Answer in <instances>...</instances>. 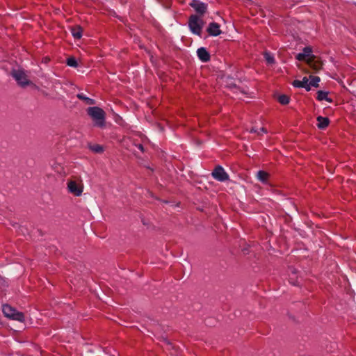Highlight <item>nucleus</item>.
I'll list each match as a JSON object with an SVG mask.
<instances>
[{
  "label": "nucleus",
  "mask_w": 356,
  "mask_h": 356,
  "mask_svg": "<svg viewBox=\"0 0 356 356\" xmlns=\"http://www.w3.org/2000/svg\"><path fill=\"white\" fill-rule=\"evenodd\" d=\"M88 114L95 122V125L103 127L105 121V112L99 107H90L87 110Z\"/></svg>",
  "instance_id": "obj_1"
},
{
  "label": "nucleus",
  "mask_w": 356,
  "mask_h": 356,
  "mask_svg": "<svg viewBox=\"0 0 356 356\" xmlns=\"http://www.w3.org/2000/svg\"><path fill=\"white\" fill-rule=\"evenodd\" d=\"M11 75L21 87H26L33 85L26 72L22 69L13 70Z\"/></svg>",
  "instance_id": "obj_2"
},
{
  "label": "nucleus",
  "mask_w": 356,
  "mask_h": 356,
  "mask_svg": "<svg viewBox=\"0 0 356 356\" xmlns=\"http://www.w3.org/2000/svg\"><path fill=\"white\" fill-rule=\"evenodd\" d=\"M68 191L74 196H81L83 191V184L81 179H70L67 181Z\"/></svg>",
  "instance_id": "obj_3"
},
{
  "label": "nucleus",
  "mask_w": 356,
  "mask_h": 356,
  "mask_svg": "<svg viewBox=\"0 0 356 356\" xmlns=\"http://www.w3.org/2000/svg\"><path fill=\"white\" fill-rule=\"evenodd\" d=\"M3 312L4 315L10 319L22 322L24 321V314L17 311L15 308L10 305H5L3 306Z\"/></svg>",
  "instance_id": "obj_4"
},
{
  "label": "nucleus",
  "mask_w": 356,
  "mask_h": 356,
  "mask_svg": "<svg viewBox=\"0 0 356 356\" xmlns=\"http://www.w3.org/2000/svg\"><path fill=\"white\" fill-rule=\"evenodd\" d=\"M312 49L311 47H306L303 49V52L298 54L296 56L298 60L306 61L307 63H311V60L315 58V56L312 54Z\"/></svg>",
  "instance_id": "obj_5"
},
{
  "label": "nucleus",
  "mask_w": 356,
  "mask_h": 356,
  "mask_svg": "<svg viewBox=\"0 0 356 356\" xmlns=\"http://www.w3.org/2000/svg\"><path fill=\"white\" fill-rule=\"evenodd\" d=\"M190 6L199 15H203L207 10V4L200 0H192Z\"/></svg>",
  "instance_id": "obj_6"
},
{
  "label": "nucleus",
  "mask_w": 356,
  "mask_h": 356,
  "mask_svg": "<svg viewBox=\"0 0 356 356\" xmlns=\"http://www.w3.org/2000/svg\"><path fill=\"white\" fill-rule=\"evenodd\" d=\"M212 176L220 181H225L229 179V175L221 166H218L213 170Z\"/></svg>",
  "instance_id": "obj_7"
},
{
  "label": "nucleus",
  "mask_w": 356,
  "mask_h": 356,
  "mask_svg": "<svg viewBox=\"0 0 356 356\" xmlns=\"http://www.w3.org/2000/svg\"><path fill=\"white\" fill-rule=\"evenodd\" d=\"M293 85L298 88H305L307 90H310L309 79L307 77H304L302 81L295 80L293 83Z\"/></svg>",
  "instance_id": "obj_8"
},
{
  "label": "nucleus",
  "mask_w": 356,
  "mask_h": 356,
  "mask_svg": "<svg viewBox=\"0 0 356 356\" xmlns=\"http://www.w3.org/2000/svg\"><path fill=\"white\" fill-rule=\"evenodd\" d=\"M210 35L216 36L221 33L220 26L218 24H210L207 29Z\"/></svg>",
  "instance_id": "obj_9"
},
{
  "label": "nucleus",
  "mask_w": 356,
  "mask_h": 356,
  "mask_svg": "<svg viewBox=\"0 0 356 356\" xmlns=\"http://www.w3.org/2000/svg\"><path fill=\"white\" fill-rule=\"evenodd\" d=\"M197 54L199 58L203 62H207L210 58L209 54L204 47L199 48L197 51Z\"/></svg>",
  "instance_id": "obj_10"
},
{
  "label": "nucleus",
  "mask_w": 356,
  "mask_h": 356,
  "mask_svg": "<svg viewBox=\"0 0 356 356\" xmlns=\"http://www.w3.org/2000/svg\"><path fill=\"white\" fill-rule=\"evenodd\" d=\"M318 121V127L319 129H325L326 128L329 124V119L327 118H323L322 116H318L317 118Z\"/></svg>",
  "instance_id": "obj_11"
},
{
  "label": "nucleus",
  "mask_w": 356,
  "mask_h": 356,
  "mask_svg": "<svg viewBox=\"0 0 356 356\" xmlns=\"http://www.w3.org/2000/svg\"><path fill=\"white\" fill-rule=\"evenodd\" d=\"M83 29L80 26H76L71 28L72 35L76 39H80L82 36Z\"/></svg>",
  "instance_id": "obj_12"
},
{
  "label": "nucleus",
  "mask_w": 356,
  "mask_h": 356,
  "mask_svg": "<svg viewBox=\"0 0 356 356\" xmlns=\"http://www.w3.org/2000/svg\"><path fill=\"white\" fill-rule=\"evenodd\" d=\"M257 177L262 183H267L269 174L265 171L259 170L257 174Z\"/></svg>",
  "instance_id": "obj_13"
},
{
  "label": "nucleus",
  "mask_w": 356,
  "mask_h": 356,
  "mask_svg": "<svg viewBox=\"0 0 356 356\" xmlns=\"http://www.w3.org/2000/svg\"><path fill=\"white\" fill-rule=\"evenodd\" d=\"M191 31L197 35H200L202 29V24H188Z\"/></svg>",
  "instance_id": "obj_14"
},
{
  "label": "nucleus",
  "mask_w": 356,
  "mask_h": 356,
  "mask_svg": "<svg viewBox=\"0 0 356 356\" xmlns=\"http://www.w3.org/2000/svg\"><path fill=\"white\" fill-rule=\"evenodd\" d=\"M310 67L316 71H318L321 67V63L320 61L315 60V58L311 60V63H307Z\"/></svg>",
  "instance_id": "obj_15"
},
{
  "label": "nucleus",
  "mask_w": 356,
  "mask_h": 356,
  "mask_svg": "<svg viewBox=\"0 0 356 356\" xmlns=\"http://www.w3.org/2000/svg\"><path fill=\"white\" fill-rule=\"evenodd\" d=\"M320 81V78L318 76H310L309 79V85L311 88L312 86L318 87V82Z\"/></svg>",
  "instance_id": "obj_16"
},
{
  "label": "nucleus",
  "mask_w": 356,
  "mask_h": 356,
  "mask_svg": "<svg viewBox=\"0 0 356 356\" xmlns=\"http://www.w3.org/2000/svg\"><path fill=\"white\" fill-rule=\"evenodd\" d=\"M77 97L79 99L83 100L86 104H88V105L95 104V101L92 99L86 97L83 94H78Z\"/></svg>",
  "instance_id": "obj_17"
},
{
  "label": "nucleus",
  "mask_w": 356,
  "mask_h": 356,
  "mask_svg": "<svg viewBox=\"0 0 356 356\" xmlns=\"http://www.w3.org/2000/svg\"><path fill=\"white\" fill-rule=\"evenodd\" d=\"M89 148L91 151H92L95 153H102L104 151L103 147L98 144L90 145L89 146Z\"/></svg>",
  "instance_id": "obj_18"
},
{
  "label": "nucleus",
  "mask_w": 356,
  "mask_h": 356,
  "mask_svg": "<svg viewBox=\"0 0 356 356\" xmlns=\"http://www.w3.org/2000/svg\"><path fill=\"white\" fill-rule=\"evenodd\" d=\"M264 58L268 64L272 65L275 63L274 57L268 52L264 53Z\"/></svg>",
  "instance_id": "obj_19"
},
{
  "label": "nucleus",
  "mask_w": 356,
  "mask_h": 356,
  "mask_svg": "<svg viewBox=\"0 0 356 356\" xmlns=\"http://www.w3.org/2000/svg\"><path fill=\"white\" fill-rule=\"evenodd\" d=\"M317 99L320 101H322V100H327L329 102L330 101L327 97V93L325 92H323V91L318 92Z\"/></svg>",
  "instance_id": "obj_20"
},
{
  "label": "nucleus",
  "mask_w": 356,
  "mask_h": 356,
  "mask_svg": "<svg viewBox=\"0 0 356 356\" xmlns=\"http://www.w3.org/2000/svg\"><path fill=\"white\" fill-rule=\"evenodd\" d=\"M279 102L282 104H287L289 102V97L284 95H280L279 97Z\"/></svg>",
  "instance_id": "obj_21"
},
{
  "label": "nucleus",
  "mask_w": 356,
  "mask_h": 356,
  "mask_svg": "<svg viewBox=\"0 0 356 356\" xmlns=\"http://www.w3.org/2000/svg\"><path fill=\"white\" fill-rule=\"evenodd\" d=\"M202 15H199L198 14L192 15L190 18L188 22H199L200 19V17Z\"/></svg>",
  "instance_id": "obj_22"
},
{
  "label": "nucleus",
  "mask_w": 356,
  "mask_h": 356,
  "mask_svg": "<svg viewBox=\"0 0 356 356\" xmlns=\"http://www.w3.org/2000/svg\"><path fill=\"white\" fill-rule=\"evenodd\" d=\"M67 64L69 66H71V67H75L77 66V62H76V60L74 58H69L67 60Z\"/></svg>",
  "instance_id": "obj_23"
},
{
  "label": "nucleus",
  "mask_w": 356,
  "mask_h": 356,
  "mask_svg": "<svg viewBox=\"0 0 356 356\" xmlns=\"http://www.w3.org/2000/svg\"><path fill=\"white\" fill-rule=\"evenodd\" d=\"M136 147L141 151V152H143L144 151V148H143V146L141 145V144H138L136 145Z\"/></svg>",
  "instance_id": "obj_24"
},
{
  "label": "nucleus",
  "mask_w": 356,
  "mask_h": 356,
  "mask_svg": "<svg viewBox=\"0 0 356 356\" xmlns=\"http://www.w3.org/2000/svg\"><path fill=\"white\" fill-rule=\"evenodd\" d=\"M251 132H253V133H257L258 134H260V132L257 131V130L254 128H252L250 131Z\"/></svg>",
  "instance_id": "obj_25"
},
{
  "label": "nucleus",
  "mask_w": 356,
  "mask_h": 356,
  "mask_svg": "<svg viewBox=\"0 0 356 356\" xmlns=\"http://www.w3.org/2000/svg\"><path fill=\"white\" fill-rule=\"evenodd\" d=\"M260 130H261V132H263V133H266V132H267L266 129L265 128H264V127L261 128V129H260Z\"/></svg>",
  "instance_id": "obj_26"
}]
</instances>
